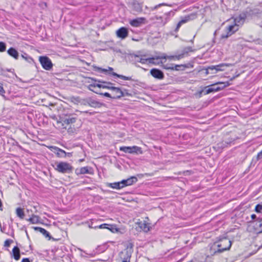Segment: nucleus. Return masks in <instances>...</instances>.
I'll use <instances>...</instances> for the list:
<instances>
[{"label": "nucleus", "instance_id": "obj_1", "mask_svg": "<svg viewBox=\"0 0 262 262\" xmlns=\"http://www.w3.org/2000/svg\"><path fill=\"white\" fill-rule=\"evenodd\" d=\"M76 118L75 117H69L61 119L60 121H57V123L58 125H61L63 128H67L68 125L70 126L68 128V133L69 134H74L76 132L77 129L72 126V124L75 123L76 121Z\"/></svg>", "mask_w": 262, "mask_h": 262}, {"label": "nucleus", "instance_id": "obj_2", "mask_svg": "<svg viewBox=\"0 0 262 262\" xmlns=\"http://www.w3.org/2000/svg\"><path fill=\"white\" fill-rule=\"evenodd\" d=\"M215 243L217 244V249L215 250L214 254L229 250L232 245L231 241L227 237L222 238Z\"/></svg>", "mask_w": 262, "mask_h": 262}, {"label": "nucleus", "instance_id": "obj_3", "mask_svg": "<svg viewBox=\"0 0 262 262\" xmlns=\"http://www.w3.org/2000/svg\"><path fill=\"white\" fill-rule=\"evenodd\" d=\"M229 85L228 82H226V83L218 82L210 85L211 88H209V86L205 87L204 90H203L202 92H204L205 95H206L212 92L220 91L228 86Z\"/></svg>", "mask_w": 262, "mask_h": 262}, {"label": "nucleus", "instance_id": "obj_4", "mask_svg": "<svg viewBox=\"0 0 262 262\" xmlns=\"http://www.w3.org/2000/svg\"><path fill=\"white\" fill-rule=\"evenodd\" d=\"M133 252V244L129 243L126 244V249L120 253V256L121 259L130 262V258Z\"/></svg>", "mask_w": 262, "mask_h": 262}, {"label": "nucleus", "instance_id": "obj_5", "mask_svg": "<svg viewBox=\"0 0 262 262\" xmlns=\"http://www.w3.org/2000/svg\"><path fill=\"white\" fill-rule=\"evenodd\" d=\"M73 167L69 163L61 162L56 165L55 169L61 173H70L73 169Z\"/></svg>", "mask_w": 262, "mask_h": 262}, {"label": "nucleus", "instance_id": "obj_6", "mask_svg": "<svg viewBox=\"0 0 262 262\" xmlns=\"http://www.w3.org/2000/svg\"><path fill=\"white\" fill-rule=\"evenodd\" d=\"M39 61L45 70L49 71L52 69L53 64L48 57L46 56H40Z\"/></svg>", "mask_w": 262, "mask_h": 262}, {"label": "nucleus", "instance_id": "obj_7", "mask_svg": "<svg viewBox=\"0 0 262 262\" xmlns=\"http://www.w3.org/2000/svg\"><path fill=\"white\" fill-rule=\"evenodd\" d=\"M238 26L236 24L230 25L226 28V33L222 34L221 35L222 38H227L233 34L235 32L237 31Z\"/></svg>", "mask_w": 262, "mask_h": 262}, {"label": "nucleus", "instance_id": "obj_8", "mask_svg": "<svg viewBox=\"0 0 262 262\" xmlns=\"http://www.w3.org/2000/svg\"><path fill=\"white\" fill-rule=\"evenodd\" d=\"M138 226L136 227V229L138 231H144L147 232L150 230V227L148 223H146L145 221H140L136 223Z\"/></svg>", "mask_w": 262, "mask_h": 262}, {"label": "nucleus", "instance_id": "obj_9", "mask_svg": "<svg viewBox=\"0 0 262 262\" xmlns=\"http://www.w3.org/2000/svg\"><path fill=\"white\" fill-rule=\"evenodd\" d=\"M111 90L113 92L112 95L113 99H118L124 96V92L119 88L112 86L111 88Z\"/></svg>", "mask_w": 262, "mask_h": 262}, {"label": "nucleus", "instance_id": "obj_10", "mask_svg": "<svg viewBox=\"0 0 262 262\" xmlns=\"http://www.w3.org/2000/svg\"><path fill=\"white\" fill-rule=\"evenodd\" d=\"M150 73L154 78L158 79H163L164 78L163 72L158 69L154 68L151 69Z\"/></svg>", "mask_w": 262, "mask_h": 262}, {"label": "nucleus", "instance_id": "obj_11", "mask_svg": "<svg viewBox=\"0 0 262 262\" xmlns=\"http://www.w3.org/2000/svg\"><path fill=\"white\" fill-rule=\"evenodd\" d=\"M227 66H228V64H226V63H221V64H218L216 66H211L208 67L206 69V73L207 74H209V71H208L209 70H211V71L215 70V73L218 71H224V69H222V68L224 67H227Z\"/></svg>", "mask_w": 262, "mask_h": 262}, {"label": "nucleus", "instance_id": "obj_12", "mask_svg": "<svg viewBox=\"0 0 262 262\" xmlns=\"http://www.w3.org/2000/svg\"><path fill=\"white\" fill-rule=\"evenodd\" d=\"M145 18L144 17H138L130 20V25L134 27H139L141 25L145 24Z\"/></svg>", "mask_w": 262, "mask_h": 262}, {"label": "nucleus", "instance_id": "obj_13", "mask_svg": "<svg viewBox=\"0 0 262 262\" xmlns=\"http://www.w3.org/2000/svg\"><path fill=\"white\" fill-rule=\"evenodd\" d=\"M116 34L118 37L124 39L128 35V29L125 27H121L116 31Z\"/></svg>", "mask_w": 262, "mask_h": 262}, {"label": "nucleus", "instance_id": "obj_14", "mask_svg": "<svg viewBox=\"0 0 262 262\" xmlns=\"http://www.w3.org/2000/svg\"><path fill=\"white\" fill-rule=\"evenodd\" d=\"M194 51V50L192 49V47H185L183 49L182 53L177 55L176 58L177 60H179L181 58H183L185 56H187L189 52H193Z\"/></svg>", "mask_w": 262, "mask_h": 262}, {"label": "nucleus", "instance_id": "obj_15", "mask_svg": "<svg viewBox=\"0 0 262 262\" xmlns=\"http://www.w3.org/2000/svg\"><path fill=\"white\" fill-rule=\"evenodd\" d=\"M163 67L164 69L166 70H176L178 71L179 70V68L180 67H183L186 68V66L183 64H180V65H175L173 63H167L166 64H164L163 66Z\"/></svg>", "mask_w": 262, "mask_h": 262}, {"label": "nucleus", "instance_id": "obj_16", "mask_svg": "<svg viewBox=\"0 0 262 262\" xmlns=\"http://www.w3.org/2000/svg\"><path fill=\"white\" fill-rule=\"evenodd\" d=\"M11 254L16 260H19L20 258L19 248L17 246H15L12 249Z\"/></svg>", "mask_w": 262, "mask_h": 262}, {"label": "nucleus", "instance_id": "obj_17", "mask_svg": "<svg viewBox=\"0 0 262 262\" xmlns=\"http://www.w3.org/2000/svg\"><path fill=\"white\" fill-rule=\"evenodd\" d=\"M8 54L15 58V59H17L19 56L18 52L17 51L14 49V48H10L7 51Z\"/></svg>", "mask_w": 262, "mask_h": 262}, {"label": "nucleus", "instance_id": "obj_18", "mask_svg": "<svg viewBox=\"0 0 262 262\" xmlns=\"http://www.w3.org/2000/svg\"><path fill=\"white\" fill-rule=\"evenodd\" d=\"M102 105V104L93 98L89 97V106L97 108V107H100Z\"/></svg>", "mask_w": 262, "mask_h": 262}, {"label": "nucleus", "instance_id": "obj_19", "mask_svg": "<svg viewBox=\"0 0 262 262\" xmlns=\"http://www.w3.org/2000/svg\"><path fill=\"white\" fill-rule=\"evenodd\" d=\"M34 229L36 231H39L41 233H42L46 237H48L49 239L51 238V236H50V233L47 231L44 228L39 227H34Z\"/></svg>", "mask_w": 262, "mask_h": 262}, {"label": "nucleus", "instance_id": "obj_20", "mask_svg": "<svg viewBox=\"0 0 262 262\" xmlns=\"http://www.w3.org/2000/svg\"><path fill=\"white\" fill-rule=\"evenodd\" d=\"M56 152V154L59 157H66L67 155V153L66 151L61 149H60L57 147H55L54 148Z\"/></svg>", "mask_w": 262, "mask_h": 262}, {"label": "nucleus", "instance_id": "obj_21", "mask_svg": "<svg viewBox=\"0 0 262 262\" xmlns=\"http://www.w3.org/2000/svg\"><path fill=\"white\" fill-rule=\"evenodd\" d=\"M107 186L113 189H121V185L119 182H114L111 183H107Z\"/></svg>", "mask_w": 262, "mask_h": 262}, {"label": "nucleus", "instance_id": "obj_22", "mask_svg": "<svg viewBox=\"0 0 262 262\" xmlns=\"http://www.w3.org/2000/svg\"><path fill=\"white\" fill-rule=\"evenodd\" d=\"M16 213L18 217L20 219H23L25 216V213L23 209L20 207H18L16 209Z\"/></svg>", "mask_w": 262, "mask_h": 262}, {"label": "nucleus", "instance_id": "obj_23", "mask_svg": "<svg viewBox=\"0 0 262 262\" xmlns=\"http://www.w3.org/2000/svg\"><path fill=\"white\" fill-rule=\"evenodd\" d=\"M112 75H113V76H116L118 78H120L124 80H134L131 77H127V76H123L122 75H119V74H117L115 72H113L112 73Z\"/></svg>", "mask_w": 262, "mask_h": 262}, {"label": "nucleus", "instance_id": "obj_24", "mask_svg": "<svg viewBox=\"0 0 262 262\" xmlns=\"http://www.w3.org/2000/svg\"><path fill=\"white\" fill-rule=\"evenodd\" d=\"M32 224H37L39 222V217L36 215H32V217L27 220Z\"/></svg>", "mask_w": 262, "mask_h": 262}, {"label": "nucleus", "instance_id": "obj_25", "mask_svg": "<svg viewBox=\"0 0 262 262\" xmlns=\"http://www.w3.org/2000/svg\"><path fill=\"white\" fill-rule=\"evenodd\" d=\"M91 87H98L99 88H102V87H103V84H99V83H93V84H90L89 85L88 88L89 90H90L96 94H98V92L95 91L94 89H91Z\"/></svg>", "mask_w": 262, "mask_h": 262}, {"label": "nucleus", "instance_id": "obj_26", "mask_svg": "<svg viewBox=\"0 0 262 262\" xmlns=\"http://www.w3.org/2000/svg\"><path fill=\"white\" fill-rule=\"evenodd\" d=\"M91 79L92 80H94L95 81H98L99 82H101V83H105V84H103V86L104 87H102L103 89H109V90H111V88L112 87V86H110L109 85H112L113 83H111V82H106V81H100V80H97L95 79H94V78H91Z\"/></svg>", "mask_w": 262, "mask_h": 262}, {"label": "nucleus", "instance_id": "obj_27", "mask_svg": "<svg viewBox=\"0 0 262 262\" xmlns=\"http://www.w3.org/2000/svg\"><path fill=\"white\" fill-rule=\"evenodd\" d=\"M90 168L89 167H81L79 169V171L77 172L78 170H76V172L77 174H85V173H90V172L89 171V169Z\"/></svg>", "mask_w": 262, "mask_h": 262}, {"label": "nucleus", "instance_id": "obj_28", "mask_svg": "<svg viewBox=\"0 0 262 262\" xmlns=\"http://www.w3.org/2000/svg\"><path fill=\"white\" fill-rule=\"evenodd\" d=\"M165 56H157L156 57H151L147 58V62H148L149 63L156 64L155 60L156 59H165Z\"/></svg>", "mask_w": 262, "mask_h": 262}, {"label": "nucleus", "instance_id": "obj_29", "mask_svg": "<svg viewBox=\"0 0 262 262\" xmlns=\"http://www.w3.org/2000/svg\"><path fill=\"white\" fill-rule=\"evenodd\" d=\"M131 149L133 151V154H140L143 153L142 148L140 147L137 146H131Z\"/></svg>", "mask_w": 262, "mask_h": 262}, {"label": "nucleus", "instance_id": "obj_30", "mask_svg": "<svg viewBox=\"0 0 262 262\" xmlns=\"http://www.w3.org/2000/svg\"><path fill=\"white\" fill-rule=\"evenodd\" d=\"M127 183L128 186H130L133 185V184L137 182L138 179L135 176H132L129 178L128 179H126Z\"/></svg>", "mask_w": 262, "mask_h": 262}, {"label": "nucleus", "instance_id": "obj_31", "mask_svg": "<svg viewBox=\"0 0 262 262\" xmlns=\"http://www.w3.org/2000/svg\"><path fill=\"white\" fill-rule=\"evenodd\" d=\"M120 150L125 153L133 154L131 146H121L120 147Z\"/></svg>", "mask_w": 262, "mask_h": 262}, {"label": "nucleus", "instance_id": "obj_32", "mask_svg": "<svg viewBox=\"0 0 262 262\" xmlns=\"http://www.w3.org/2000/svg\"><path fill=\"white\" fill-rule=\"evenodd\" d=\"M194 16V15L193 14L185 16L184 18L181 20V23H182L183 24H185L188 22V21L193 19Z\"/></svg>", "mask_w": 262, "mask_h": 262}, {"label": "nucleus", "instance_id": "obj_33", "mask_svg": "<svg viewBox=\"0 0 262 262\" xmlns=\"http://www.w3.org/2000/svg\"><path fill=\"white\" fill-rule=\"evenodd\" d=\"M194 16V15L193 14L185 16L184 18L181 20V23H182L183 24H185L188 22V21L193 19Z\"/></svg>", "mask_w": 262, "mask_h": 262}, {"label": "nucleus", "instance_id": "obj_34", "mask_svg": "<svg viewBox=\"0 0 262 262\" xmlns=\"http://www.w3.org/2000/svg\"><path fill=\"white\" fill-rule=\"evenodd\" d=\"M108 230H110L113 233H116L119 231V229L117 227L116 225L109 224Z\"/></svg>", "mask_w": 262, "mask_h": 262}, {"label": "nucleus", "instance_id": "obj_35", "mask_svg": "<svg viewBox=\"0 0 262 262\" xmlns=\"http://www.w3.org/2000/svg\"><path fill=\"white\" fill-rule=\"evenodd\" d=\"M136 61L141 62V63L145 64L147 63V58H143L139 56H136Z\"/></svg>", "mask_w": 262, "mask_h": 262}, {"label": "nucleus", "instance_id": "obj_36", "mask_svg": "<svg viewBox=\"0 0 262 262\" xmlns=\"http://www.w3.org/2000/svg\"><path fill=\"white\" fill-rule=\"evenodd\" d=\"M255 211L257 213H260L262 212V204H257L256 205L255 208Z\"/></svg>", "mask_w": 262, "mask_h": 262}, {"label": "nucleus", "instance_id": "obj_37", "mask_svg": "<svg viewBox=\"0 0 262 262\" xmlns=\"http://www.w3.org/2000/svg\"><path fill=\"white\" fill-rule=\"evenodd\" d=\"M71 101L75 104H78L81 102L79 97H72L71 98Z\"/></svg>", "mask_w": 262, "mask_h": 262}, {"label": "nucleus", "instance_id": "obj_38", "mask_svg": "<svg viewBox=\"0 0 262 262\" xmlns=\"http://www.w3.org/2000/svg\"><path fill=\"white\" fill-rule=\"evenodd\" d=\"M120 182V185H121V189L123 188V187H125V186H127V181H126V180H122L121 181L119 182Z\"/></svg>", "mask_w": 262, "mask_h": 262}, {"label": "nucleus", "instance_id": "obj_39", "mask_svg": "<svg viewBox=\"0 0 262 262\" xmlns=\"http://www.w3.org/2000/svg\"><path fill=\"white\" fill-rule=\"evenodd\" d=\"M109 224H102L100 225H99L98 228L100 229H107L108 228ZM97 227H95L94 228H96Z\"/></svg>", "mask_w": 262, "mask_h": 262}, {"label": "nucleus", "instance_id": "obj_40", "mask_svg": "<svg viewBox=\"0 0 262 262\" xmlns=\"http://www.w3.org/2000/svg\"><path fill=\"white\" fill-rule=\"evenodd\" d=\"M98 94H99L100 95H101V96H104L106 97H109V98L112 99V95H111L110 93H108L107 92H105V93H98Z\"/></svg>", "mask_w": 262, "mask_h": 262}, {"label": "nucleus", "instance_id": "obj_41", "mask_svg": "<svg viewBox=\"0 0 262 262\" xmlns=\"http://www.w3.org/2000/svg\"><path fill=\"white\" fill-rule=\"evenodd\" d=\"M134 7L137 12H141L142 10V7L139 4H135Z\"/></svg>", "mask_w": 262, "mask_h": 262}, {"label": "nucleus", "instance_id": "obj_42", "mask_svg": "<svg viewBox=\"0 0 262 262\" xmlns=\"http://www.w3.org/2000/svg\"><path fill=\"white\" fill-rule=\"evenodd\" d=\"M13 242V240L10 239H7L4 243L5 247H9L10 244Z\"/></svg>", "mask_w": 262, "mask_h": 262}, {"label": "nucleus", "instance_id": "obj_43", "mask_svg": "<svg viewBox=\"0 0 262 262\" xmlns=\"http://www.w3.org/2000/svg\"><path fill=\"white\" fill-rule=\"evenodd\" d=\"M81 104L84 105H89V97L85 99H83L82 101L81 102Z\"/></svg>", "mask_w": 262, "mask_h": 262}, {"label": "nucleus", "instance_id": "obj_44", "mask_svg": "<svg viewBox=\"0 0 262 262\" xmlns=\"http://www.w3.org/2000/svg\"><path fill=\"white\" fill-rule=\"evenodd\" d=\"M79 250L82 252H83V253H85L86 255H88V256L89 257H94L95 254H96V252H94L93 253H86L85 251H83L82 249H79Z\"/></svg>", "mask_w": 262, "mask_h": 262}, {"label": "nucleus", "instance_id": "obj_45", "mask_svg": "<svg viewBox=\"0 0 262 262\" xmlns=\"http://www.w3.org/2000/svg\"><path fill=\"white\" fill-rule=\"evenodd\" d=\"M21 57L27 61H28L29 59H32L27 54L24 53V54H21Z\"/></svg>", "mask_w": 262, "mask_h": 262}, {"label": "nucleus", "instance_id": "obj_46", "mask_svg": "<svg viewBox=\"0 0 262 262\" xmlns=\"http://www.w3.org/2000/svg\"><path fill=\"white\" fill-rule=\"evenodd\" d=\"M6 49V44L4 42L1 41V52L5 51Z\"/></svg>", "mask_w": 262, "mask_h": 262}, {"label": "nucleus", "instance_id": "obj_47", "mask_svg": "<svg viewBox=\"0 0 262 262\" xmlns=\"http://www.w3.org/2000/svg\"><path fill=\"white\" fill-rule=\"evenodd\" d=\"M183 24L182 23H181V21L180 20L177 24V27L176 28V29H175V32H177L178 31L179 28H180V27L181 26V25Z\"/></svg>", "mask_w": 262, "mask_h": 262}, {"label": "nucleus", "instance_id": "obj_48", "mask_svg": "<svg viewBox=\"0 0 262 262\" xmlns=\"http://www.w3.org/2000/svg\"><path fill=\"white\" fill-rule=\"evenodd\" d=\"M261 159H262V150L258 153L257 157H256V160L257 161Z\"/></svg>", "mask_w": 262, "mask_h": 262}, {"label": "nucleus", "instance_id": "obj_49", "mask_svg": "<svg viewBox=\"0 0 262 262\" xmlns=\"http://www.w3.org/2000/svg\"><path fill=\"white\" fill-rule=\"evenodd\" d=\"M166 58H168L169 59H177L176 58V57L177 56V55H175V56H166Z\"/></svg>", "mask_w": 262, "mask_h": 262}, {"label": "nucleus", "instance_id": "obj_50", "mask_svg": "<svg viewBox=\"0 0 262 262\" xmlns=\"http://www.w3.org/2000/svg\"><path fill=\"white\" fill-rule=\"evenodd\" d=\"M163 5H165V4H164V3L160 4L159 5H157L155 6L153 9H157V8H158L160 6H163Z\"/></svg>", "mask_w": 262, "mask_h": 262}, {"label": "nucleus", "instance_id": "obj_51", "mask_svg": "<svg viewBox=\"0 0 262 262\" xmlns=\"http://www.w3.org/2000/svg\"><path fill=\"white\" fill-rule=\"evenodd\" d=\"M21 262H30V261L28 258H24Z\"/></svg>", "mask_w": 262, "mask_h": 262}, {"label": "nucleus", "instance_id": "obj_52", "mask_svg": "<svg viewBox=\"0 0 262 262\" xmlns=\"http://www.w3.org/2000/svg\"><path fill=\"white\" fill-rule=\"evenodd\" d=\"M97 69L98 71H101V72H106L107 71V70L104 69H102L101 68H97Z\"/></svg>", "mask_w": 262, "mask_h": 262}, {"label": "nucleus", "instance_id": "obj_53", "mask_svg": "<svg viewBox=\"0 0 262 262\" xmlns=\"http://www.w3.org/2000/svg\"><path fill=\"white\" fill-rule=\"evenodd\" d=\"M4 92H5V91H4V90L3 89V88L2 86H1V95L5 98V96L3 95V93Z\"/></svg>", "mask_w": 262, "mask_h": 262}, {"label": "nucleus", "instance_id": "obj_54", "mask_svg": "<svg viewBox=\"0 0 262 262\" xmlns=\"http://www.w3.org/2000/svg\"><path fill=\"white\" fill-rule=\"evenodd\" d=\"M251 218L252 220H255L256 219V215L254 214L251 215Z\"/></svg>", "mask_w": 262, "mask_h": 262}, {"label": "nucleus", "instance_id": "obj_55", "mask_svg": "<svg viewBox=\"0 0 262 262\" xmlns=\"http://www.w3.org/2000/svg\"><path fill=\"white\" fill-rule=\"evenodd\" d=\"M80 256H81V257H88V256H85V255H83L82 254H80Z\"/></svg>", "mask_w": 262, "mask_h": 262}, {"label": "nucleus", "instance_id": "obj_56", "mask_svg": "<svg viewBox=\"0 0 262 262\" xmlns=\"http://www.w3.org/2000/svg\"><path fill=\"white\" fill-rule=\"evenodd\" d=\"M108 69H109V70H110V71H112V70H113V68H111V67H109V68H108Z\"/></svg>", "mask_w": 262, "mask_h": 262}, {"label": "nucleus", "instance_id": "obj_57", "mask_svg": "<svg viewBox=\"0 0 262 262\" xmlns=\"http://www.w3.org/2000/svg\"><path fill=\"white\" fill-rule=\"evenodd\" d=\"M3 74V70H1V75Z\"/></svg>", "mask_w": 262, "mask_h": 262}, {"label": "nucleus", "instance_id": "obj_58", "mask_svg": "<svg viewBox=\"0 0 262 262\" xmlns=\"http://www.w3.org/2000/svg\"><path fill=\"white\" fill-rule=\"evenodd\" d=\"M84 113H88V111H85V112H84Z\"/></svg>", "mask_w": 262, "mask_h": 262}, {"label": "nucleus", "instance_id": "obj_59", "mask_svg": "<svg viewBox=\"0 0 262 262\" xmlns=\"http://www.w3.org/2000/svg\"><path fill=\"white\" fill-rule=\"evenodd\" d=\"M145 175H146V176H149V174H147V173H145Z\"/></svg>", "mask_w": 262, "mask_h": 262}, {"label": "nucleus", "instance_id": "obj_60", "mask_svg": "<svg viewBox=\"0 0 262 262\" xmlns=\"http://www.w3.org/2000/svg\"><path fill=\"white\" fill-rule=\"evenodd\" d=\"M95 87H91V89H93Z\"/></svg>", "mask_w": 262, "mask_h": 262}, {"label": "nucleus", "instance_id": "obj_61", "mask_svg": "<svg viewBox=\"0 0 262 262\" xmlns=\"http://www.w3.org/2000/svg\"><path fill=\"white\" fill-rule=\"evenodd\" d=\"M83 160L81 159V160H80V161H82Z\"/></svg>", "mask_w": 262, "mask_h": 262}, {"label": "nucleus", "instance_id": "obj_62", "mask_svg": "<svg viewBox=\"0 0 262 262\" xmlns=\"http://www.w3.org/2000/svg\"><path fill=\"white\" fill-rule=\"evenodd\" d=\"M89 227H90V228H93V227H92V226H89Z\"/></svg>", "mask_w": 262, "mask_h": 262}]
</instances>
